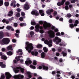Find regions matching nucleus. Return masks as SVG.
<instances>
[{
  "instance_id": "obj_1",
  "label": "nucleus",
  "mask_w": 79,
  "mask_h": 79,
  "mask_svg": "<svg viewBox=\"0 0 79 79\" xmlns=\"http://www.w3.org/2000/svg\"><path fill=\"white\" fill-rule=\"evenodd\" d=\"M27 46L25 47L26 50L28 51V53H31L32 50L34 48V47L32 46V43H29V42H26V43Z\"/></svg>"
},
{
  "instance_id": "obj_2",
  "label": "nucleus",
  "mask_w": 79,
  "mask_h": 79,
  "mask_svg": "<svg viewBox=\"0 0 79 79\" xmlns=\"http://www.w3.org/2000/svg\"><path fill=\"white\" fill-rule=\"evenodd\" d=\"M35 31L36 32H39V29H40V32L41 33V34H43L44 31V30H43V27L42 26H40V24H37L36 25L35 27Z\"/></svg>"
},
{
  "instance_id": "obj_3",
  "label": "nucleus",
  "mask_w": 79,
  "mask_h": 79,
  "mask_svg": "<svg viewBox=\"0 0 79 79\" xmlns=\"http://www.w3.org/2000/svg\"><path fill=\"white\" fill-rule=\"evenodd\" d=\"M40 24H43V27L44 29H48V28L51 27V25L50 24L48 25L47 23L44 22H44L42 21H40L39 22Z\"/></svg>"
},
{
  "instance_id": "obj_4",
  "label": "nucleus",
  "mask_w": 79,
  "mask_h": 79,
  "mask_svg": "<svg viewBox=\"0 0 79 79\" xmlns=\"http://www.w3.org/2000/svg\"><path fill=\"white\" fill-rule=\"evenodd\" d=\"M18 69H20L21 72L22 73H24V69L21 68L20 67H17L16 68H14V71L15 73H16L19 72V70Z\"/></svg>"
},
{
  "instance_id": "obj_5",
  "label": "nucleus",
  "mask_w": 79,
  "mask_h": 79,
  "mask_svg": "<svg viewBox=\"0 0 79 79\" xmlns=\"http://www.w3.org/2000/svg\"><path fill=\"white\" fill-rule=\"evenodd\" d=\"M10 40L9 38H4L2 40L1 44L2 45H7L10 43Z\"/></svg>"
},
{
  "instance_id": "obj_6",
  "label": "nucleus",
  "mask_w": 79,
  "mask_h": 79,
  "mask_svg": "<svg viewBox=\"0 0 79 79\" xmlns=\"http://www.w3.org/2000/svg\"><path fill=\"white\" fill-rule=\"evenodd\" d=\"M49 36L50 38H54L55 36V33L54 31L52 30H49L48 32Z\"/></svg>"
},
{
  "instance_id": "obj_7",
  "label": "nucleus",
  "mask_w": 79,
  "mask_h": 79,
  "mask_svg": "<svg viewBox=\"0 0 79 79\" xmlns=\"http://www.w3.org/2000/svg\"><path fill=\"white\" fill-rule=\"evenodd\" d=\"M53 42H55L56 43V45L59 44V43L61 41V40L59 38L58 36H56L55 37L54 39H53Z\"/></svg>"
},
{
  "instance_id": "obj_8",
  "label": "nucleus",
  "mask_w": 79,
  "mask_h": 79,
  "mask_svg": "<svg viewBox=\"0 0 79 79\" xmlns=\"http://www.w3.org/2000/svg\"><path fill=\"white\" fill-rule=\"evenodd\" d=\"M14 78V79H23L24 78V76L23 75H18V76H14L13 77Z\"/></svg>"
},
{
  "instance_id": "obj_9",
  "label": "nucleus",
  "mask_w": 79,
  "mask_h": 79,
  "mask_svg": "<svg viewBox=\"0 0 79 79\" xmlns=\"http://www.w3.org/2000/svg\"><path fill=\"white\" fill-rule=\"evenodd\" d=\"M65 2H66V0H62L61 2H59L57 3V5L59 6H60L61 5H63Z\"/></svg>"
},
{
  "instance_id": "obj_10",
  "label": "nucleus",
  "mask_w": 79,
  "mask_h": 79,
  "mask_svg": "<svg viewBox=\"0 0 79 79\" xmlns=\"http://www.w3.org/2000/svg\"><path fill=\"white\" fill-rule=\"evenodd\" d=\"M16 2L15 0H12V2L10 4L11 6H13L14 8H16Z\"/></svg>"
},
{
  "instance_id": "obj_11",
  "label": "nucleus",
  "mask_w": 79,
  "mask_h": 79,
  "mask_svg": "<svg viewBox=\"0 0 79 79\" xmlns=\"http://www.w3.org/2000/svg\"><path fill=\"white\" fill-rule=\"evenodd\" d=\"M39 12L40 13V15H41V16H44L45 15L44 11L43 10H39Z\"/></svg>"
},
{
  "instance_id": "obj_12",
  "label": "nucleus",
  "mask_w": 79,
  "mask_h": 79,
  "mask_svg": "<svg viewBox=\"0 0 79 79\" xmlns=\"http://www.w3.org/2000/svg\"><path fill=\"white\" fill-rule=\"evenodd\" d=\"M24 8L26 10H29V6L28 4H25L24 5Z\"/></svg>"
},
{
  "instance_id": "obj_13",
  "label": "nucleus",
  "mask_w": 79,
  "mask_h": 79,
  "mask_svg": "<svg viewBox=\"0 0 79 79\" xmlns=\"http://www.w3.org/2000/svg\"><path fill=\"white\" fill-rule=\"evenodd\" d=\"M45 44H52V40H50L48 41L47 40H46L44 41Z\"/></svg>"
},
{
  "instance_id": "obj_14",
  "label": "nucleus",
  "mask_w": 79,
  "mask_h": 79,
  "mask_svg": "<svg viewBox=\"0 0 79 79\" xmlns=\"http://www.w3.org/2000/svg\"><path fill=\"white\" fill-rule=\"evenodd\" d=\"M31 53L32 55H35L36 56H37V55L39 54V52L37 51H35V52L33 51L31 52Z\"/></svg>"
},
{
  "instance_id": "obj_15",
  "label": "nucleus",
  "mask_w": 79,
  "mask_h": 79,
  "mask_svg": "<svg viewBox=\"0 0 79 79\" xmlns=\"http://www.w3.org/2000/svg\"><path fill=\"white\" fill-rule=\"evenodd\" d=\"M42 68L44 70H48V66H46L44 65H42Z\"/></svg>"
},
{
  "instance_id": "obj_16",
  "label": "nucleus",
  "mask_w": 79,
  "mask_h": 79,
  "mask_svg": "<svg viewBox=\"0 0 79 79\" xmlns=\"http://www.w3.org/2000/svg\"><path fill=\"white\" fill-rule=\"evenodd\" d=\"M25 64L27 65H28L29 64H31L32 63V61L31 60H29L28 61L27 60L25 61Z\"/></svg>"
},
{
  "instance_id": "obj_17",
  "label": "nucleus",
  "mask_w": 79,
  "mask_h": 79,
  "mask_svg": "<svg viewBox=\"0 0 79 79\" xmlns=\"http://www.w3.org/2000/svg\"><path fill=\"white\" fill-rule=\"evenodd\" d=\"M1 59L4 60H6L7 57L5 55H3L1 56Z\"/></svg>"
},
{
  "instance_id": "obj_18",
  "label": "nucleus",
  "mask_w": 79,
  "mask_h": 79,
  "mask_svg": "<svg viewBox=\"0 0 79 79\" xmlns=\"http://www.w3.org/2000/svg\"><path fill=\"white\" fill-rule=\"evenodd\" d=\"M7 49L8 50L10 51H12L13 50V48H12V46L11 45H10L7 48Z\"/></svg>"
},
{
  "instance_id": "obj_19",
  "label": "nucleus",
  "mask_w": 79,
  "mask_h": 79,
  "mask_svg": "<svg viewBox=\"0 0 79 79\" xmlns=\"http://www.w3.org/2000/svg\"><path fill=\"white\" fill-rule=\"evenodd\" d=\"M4 35V33L2 31H0V39H2Z\"/></svg>"
},
{
  "instance_id": "obj_20",
  "label": "nucleus",
  "mask_w": 79,
  "mask_h": 79,
  "mask_svg": "<svg viewBox=\"0 0 79 79\" xmlns=\"http://www.w3.org/2000/svg\"><path fill=\"white\" fill-rule=\"evenodd\" d=\"M21 57H23V56H18V57H15V59L17 61H19L20 60V58H21Z\"/></svg>"
},
{
  "instance_id": "obj_21",
  "label": "nucleus",
  "mask_w": 79,
  "mask_h": 79,
  "mask_svg": "<svg viewBox=\"0 0 79 79\" xmlns=\"http://www.w3.org/2000/svg\"><path fill=\"white\" fill-rule=\"evenodd\" d=\"M41 56L42 58H44L45 57V52H43L41 54Z\"/></svg>"
},
{
  "instance_id": "obj_22",
  "label": "nucleus",
  "mask_w": 79,
  "mask_h": 79,
  "mask_svg": "<svg viewBox=\"0 0 79 79\" xmlns=\"http://www.w3.org/2000/svg\"><path fill=\"white\" fill-rule=\"evenodd\" d=\"M13 53L11 51H9L7 52V54L8 56H11Z\"/></svg>"
},
{
  "instance_id": "obj_23",
  "label": "nucleus",
  "mask_w": 79,
  "mask_h": 79,
  "mask_svg": "<svg viewBox=\"0 0 79 79\" xmlns=\"http://www.w3.org/2000/svg\"><path fill=\"white\" fill-rule=\"evenodd\" d=\"M27 74L28 75V77L29 78H31L32 77V75H31V73L30 72H27Z\"/></svg>"
},
{
  "instance_id": "obj_24",
  "label": "nucleus",
  "mask_w": 79,
  "mask_h": 79,
  "mask_svg": "<svg viewBox=\"0 0 79 79\" xmlns=\"http://www.w3.org/2000/svg\"><path fill=\"white\" fill-rule=\"evenodd\" d=\"M10 5L9 2H4V5L5 6H8Z\"/></svg>"
},
{
  "instance_id": "obj_25",
  "label": "nucleus",
  "mask_w": 79,
  "mask_h": 79,
  "mask_svg": "<svg viewBox=\"0 0 79 79\" xmlns=\"http://www.w3.org/2000/svg\"><path fill=\"white\" fill-rule=\"evenodd\" d=\"M43 50L45 53H47V52H48V49L46 47H44L43 48Z\"/></svg>"
},
{
  "instance_id": "obj_26",
  "label": "nucleus",
  "mask_w": 79,
  "mask_h": 79,
  "mask_svg": "<svg viewBox=\"0 0 79 79\" xmlns=\"http://www.w3.org/2000/svg\"><path fill=\"white\" fill-rule=\"evenodd\" d=\"M20 26L21 27H23V26H26V23H21L20 24Z\"/></svg>"
},
{
  "instance_id": "obj_27",
  "label": "nucleus",
  "mask_w": 79,
  "mask_h": 79,
  "mask_svg": "<svg viewBox=\"0 0 79 79\" xmlns=\"http://www.w3.org/2000/svg\"><path fill=\"white\" fill-rule=\"evenodd\" d=\"M34 15L35 16H39V13L38 12V11L37 10H35Z\"/></svg>"
},
{
  "instance_id": "obj_28",
  "label": "nucleus",
  "mask_w": 79,
  "mask_h": 79,
  "mask_svg": "<svg viewBox=\"0 0 79 79\" xmlns=\"http://www.w3.org/2000/svg\"><path fill=\"white\" fill-rule=\"evenodd\" d=\"M11 28H12V27H11V26H7L6 27V29L7 30H10L11 29Z\"/></svg>"
},
{
  "instance_id": "obj_29",
  "label": "nucleus",
  "mask_w": 79,
  "mask_h": 79,
  "mask_svg": "<svg viewBox=\"0 0 79 79\" xmlns=\"http://www.w3.org/2000/svg\"><path fill=\"white\" fill-rule=\"evenodd\" d=\"M21 15H22V16H23V19L25 18V13H24V12H22L21 13Z\"/></svg>"
},
{
  "instance_id": "obj_30",
  "label": "nucleus",
  "mask_w": 79,
  "mask_h": 79,
  "mask_svg": "<svg viewBox=\"0 0 79 79\" xmlns=\"http://www.w3.org/2000/svg\"><path fill=\"white\" fill-rule=\"evenodd\" d=\"M3 5V0H0V6H2Z\"/></svg>"
},
{
  "instance_id": "obj_31",
  "label": "nucleus",
  "mask_w": 79,
  "mask_h": 79,
  "mask_svg": "<svg viewBox=\"0 0 79 79\" xmlns=\"http://www.w3.org/2000/svg\"><path fill=\"white\" fill-rule=\"evenodd\" d=\"M36 47L37 48H40L42 47V45L41 44H38L37 46Z\"/></svg>"
},
{
  "instance_id": "obj_32",
  "label": "nucleus",
  "mask_w": 79,
  "mask_h": 79,
  "mask_svg": "<svg viewBox=\"0 0 79 79\" xmlns=\"http://www.w3.org/2000/svg\"><path fill=\"white\" fill-rule=\"evenodd\" d=\"M14 19V18L12 17L10 19H8V20L9 22H12L13 21V20Z\"/></svg>"
},
{
  "instance_id": "obj_33",
  "label": "nucleus",
  "mask_w": 79,
  "mask_h": 79,
  "mask_svg": "<svg viewBox=\"0 0 79 79\" xmlns=\"http://www.w3.org/2000/svg\"><path fill=\"white\" fill-rule=\"evenodd\" d=\"M61 54L62 55H63V56H66L67 55V54L64 52V51L62 52Z\"/></svg>"
},
{
  "instance_id": "obj_34",
  "label": "nucleus",
  "mask_w": 79,
  "mask_h": 79,
  "mask_svg": "<svg viewBox=\"0 0 79 79\" xmlns=\"http://www.w3.org/2000/svg\"><path fill=\"white\" fill-rule=\"evenodd\" d=\"M30 67L31 68H32V69H35V66L33 65H30Z\"/></svg>"
},
{
  "instance_id": "obj_35",
  "label": "nucleus",
  "mask_w": 79,
  "mask_h": 79,
  "mask_svg": "<svg viewBox=\"0 0 79 79\" xmlns=\"http://www.w3.org/2000/svg\"><path fill=\"white\" fill-rule=\"evenodd\" d=\"M31 24L33 26H34L36 24V23L34 21H32L31 22Z\"/></svg>"
},
{
  "instance_id": "obj_36",
  "label": "nucleus",
  "mask_w": 79,
  "mask_h": 79,
  "mask_svg": "<svg viewBox=\"0 0 79 79\" xmlns=\"http://www.w3.org/2000/svg\"><path fill=\"white\" fill-rule=\"evenodd\" d=\"M34 32L33 31H31L30 32V35H31V37H32V36L34 35Z\"/></svg>"
},
{
  "instance_id": "obj_37",
  "label": "nucleus",
  "mask_w": 79,
  "mask_h": 79,
  "mask_svg": "<svg viewBox=\"0 0 79 79\" xmlns=\"http://www.w3.org/2000/svg\"><path fill=\"white\" fill-rule=\"evenodd\" d=\"M33 64V65H34L35 66L37 65V61H36V60H34Z\"/></svg>"
},
{
  "instance_id": "obj_38",
  "label": "nucleus",
  "mask_w": 79,
  "mask_h": 79,
  "mask_svg": "<svg viewBox=\"0 0 79 79\" xmlns=\"http://www.w3.org/2000/svg\"><path fill=\"white\" fill-rule=\"evenodd\" d=\"M56 35L57 36H60L61 35V34L60 32H57L56 33Z\"/></svg>"
},
{
  "instance_id": "obj_39",
  "label": "nucleus",
  "mask_w": 79,
  "mask_h": 79,
  "mask_svg": "<svg viewBox=\"0 0 79 79\" xmlns=\"http://www.w3.org/2000/svg\"><path fill=\"white\" fill-rule=\"evenodd\" d=\"M21 15L20 14V13H17L16 14V17H17L18 18H19L20 17Z\"/></svg>"
},
{
  "instance_id": "obj_40",
  "label": "nucleus",
  "mask_w": 79,
  "mask_h": 79,
  "mask_svg": "<svg viewBox=\"0 0 79 79\" xmlns=\"http://www.w3.org/2000/svg\"><path fill=\"white\" fill-rule=\"evenodd\" d=\"M70 27L71 28V29H73V28H74V24H70Z\"/></svg>"
},
{
  "instance_id": "obj_41",
  "label": "nucleus",
  "mask_w": 79,
  "mask_h": 79,
  "mask_svg": "<svg viewBox=\"0 0 79 79\" xmlns=\"http://www.w3.org/2000/svg\"><path fill=\"white\" fill-rule=\"evenodd\" d=\"M19 52L21 53L23 52V50L22 49H19L18 50V51L17 52V53H19Z\"/></svg>"
},
{
  "instance_id": "obj_42",
  "label": "nucleus",
  "mask_w": 79,
  "mask_h": 79,
  "mask_svg": "<svg viewBox=\"0 0 79 79\" xmlns=\"http://www.w3.org/2000/svg\"><path fill=\"white\" fill-rule=\"evenodd\" d=\"M35 10H33L31 12V14L32 15H34L35 14Z\"/></svg>"
},
{
  "instance_id": "obj_43",
  "label": "nucleus",
  "mask_w": 79,
  "mask_h": 79,
  "mask_svg": "<svg viewBox=\"0 0 79 79\" xmlns=\"http://www.w3.org/2000/svg\"><path fill=\"white\" fill-rule=\"evenodd\" d=\"M65 9L66 10H69V7H68V6L66 5L65 6Z\"/></svg>"
},
{
  "instance_id": "obj_44",
  "label": "nucleus",
  "mask_w": 79,
  "mask_h": 79,
  "mask_svg": "<svg viewBox=\"0 0 79 79\" xmlns=\"http://www.w3.org/2000/svg\"><path fill=\"white\" fill-rule=\"evenodd\" d=\"M46 13H47V14H48V15H50V14H51V13L49 10L47 11H46Z\"/></svg>"
},
{
  "instance_id": "obj_45",
  "label": "nucleus",
  "mask_w": 79,
  "mask_h": 79,
  "mask_svg": "<svg viewBox=\"0 0 79 79\" xmlns=\"http://www.w3.org/2000/svg\"><path fill=\"white\" fill-rule=\"evenodd\" d=\"M17 11L18 13H20L21 11V10L19 8H18L17 9Z\"/></svg>"
},
{
  "instance_id": "obj_46",
  "label": "nucleus",
  "mask_w": 79,
  "mask_h": 79,
  "mask_svg": "<svg viewBox=\"0 0 79 79\" xmlns=\"http://www.w3.org/2000/svg\"><path fill=\"white\" fill-rule=\"evenodd\" d=\"M19 20H20V21H23V17H20L19 18Z\"/></svg>"
},
{
  "instance_id": "obj_47",
  "label": "nucleus",
  "mask_w": 79,
  "mask_h": 79,
  "mask_svg": "<svg viewBox=\"0 0 79 79\" xmlns=\"http://www.w3.org/2000/svg\"><path fill=\"white\" fill-rule=\"evenodd\" d=\"M15 35L16 37H19V34H17V33H15Z\"/></svg>"
},
{
  "instance_id": "obj_48",
  "label": "nucleus",
  "mask_w": 79,
  "mask_h": 79,
  "mask_svg": "<svg viewBox=\"0 0 79 79\" xmlns=\"http://www.w3.org/2000/svg\"><path fill=\"white\" fill-rule=\"evenodd\" d=\"M67 16L68 18H71V15L70 14H68Z\"/></svg>"
},
{
  "instance_id": "obj_49",
  "label": "nucleus",
  "mask_w": 79,
  "mask_h": 79,
  "mask_svg": "<svg viewBox=\"0 0 79 79\" xmlns=\"http://www.w3.org/2000/svg\"><path fill=\"white\" fill-rule=\"evenodd\" d=\"M6 67V65L5 64H3L1 66V68H5Z\"/></svg>"
},
{
  "instance_id": "obj_50",
  "label": "nucleus",
  "mask_w": 79,
  "mask_h": 79,
  "mask_svg": "<svg viewBox=\"0 0 79 79\" xmlns=\"http://www.w3.org/2000/svg\"><path fill=\"white\" fill-rule=\"evenodd\" d=\"M52 74L53 75H55V74H56V72H55V71H53L52 72Z\"/></svg>"
},
{
  "instance_id": "obj_51",
  "label": "nucleus",
  "mask_w": 79,
  "mask_h": 79,
  "mask_svg": "<svg viewBox=\"0 0 79 79\" xmlns=\"http://www.w3.org/2000/svg\"><path fill=\"white\" fill-rule=\"evenodd\" d=\"M14 26L15 27H17L18 26V23H15L14 24Z\"/></svg>"
},
{
  "instance_id": "obj_52",
  "label": "nucleus",
  "mask_w": 79,
  "mask_h": 79,
  "mask_svg": "<svg viewBox=\"0 0 79 79\" xmlns=\"http://www.w3.org/2000/svg\"><path fill=\"white\" fill-rule=\"evenodd\" d=\"M66 5H67V6H68L69 5V2L68 1L65 2Z\"/></svg>"
},
{
  "instance_id": "obj_53",
  "label": "nucleus",
  "mask_w": 79,
  "mask_h": 79,
  "mask_svg": "<svg viewBox=\"0 0 79 79\" xmlns=\"http://www.w3.org/2000/svg\"><path fill=\"white\" fill-rule=\"evenodd\" d=\"M53 14H54V16H56V15H57V12L54 11Z\"/></svg>"
},
{
  "instance_id": "obj_54",
  "label": "nucleus",
  "mask_w": 79,
  "mask_h": 79,
  "mask_svg": "<svg viewBox=\"0 0 79 79\" xmlns=\"http://www.w3.org/2000/svg\"><path fill=\"white\" fill-rule=\"evenodd\" d=\"M54 30L55 32H58V29L57 28L55 29Z\"/></svg>"
},
{
  "instance_id": "obj_55",
  "label": "nucleus",
  "mask_w": 79,
  "mask_h": 79,
  "mask_svg": "<svg viewBox=\"0 0 79 79\" xmlns=\"http://www.w3.org/2000/svg\"><path fill=\"white\" fill-rule=\"evenodd\" d=\"M9 22H10L9 21V20H6L5 23H6V24H9Z\"/></svg>"
},
{
  "instance_id": "obj_56",
  "label": "nucleus",
  "mask_w": 79,
  "mask_h": 79,
  "mask_svg": "<svg viewBox=\"0 0 79 79\" xmlns=\"http://www.w3.org/2000/svg\"><path fill=\"white\" fill-rule=\"evenodd\" d=\"M16 33L19 34V33H20V31H19V30H16Z\"/></svg>"
},
{
  "instance_id": "obj_57",
  "label": "nucleus",
  "mask_w": 79,
  "mask_h": 79,
  "mask_svg": "<svg viewBox=\"0 0 79 79\" xmlns=\"http://www.w3.org/2000/svg\"><path fill=\"white\" fill-rule=\"evenodd\" d=\"M76 1L75 0H72L71 1V3H75Z\"/></svg>"
},
{
  "instance_id": "obj_58",
  "label": "nucleus",
  "mask_w": 79,
  "mask_h": 79,
  "mask_svg": "<svg viewBox=\"0 0 79 79\" xmlns=\"http://www.w3.org/2000/svg\"><path fill=\"white\" fill-rule=\"evenodd\" d=\"M5 75H1V78L2 79H5Z\"/></svg>"
},
{
  "instance_id": "obj_59",
  "label": "nucleus",
  "mask_w": 79,
  "mask_h": 79,
  "mask_svg": "<svg viewBox=\"0 0 79 79\" xmlns=\"http://www.w3.org/2000/svg\"><path fill=\"white\" fill-rule=\"evenodd\" d=\"M9 13L10 14H11L12 15H13V11H12V10H11V11H9Z\"/></svg>"
},
{
  "instance_id": "obj_60",
  "label": "nucleus",
  "mask_w": 79,
  "mask_h": 79,
  "mask_svg": "<svg viewBox=\"0 0 79 79\" xmlns=\"http://www.w3.org/2000/svg\"><path fill=\"white\" fill-rule=\"evenodd\" d=\"M3 64V62H0V66H2Z\"/></svg>"
},
{
  "instance_id": "obj_61",
  "label": "nucleus",
  "mask_w": 79,
  "mask_h": 79,
  "mask_svg": "<svg viewBox=\"0 0 79 79\" xmlns=\"http://www.w3.org/2000/svg\"><path fill=\"white\" fill-rule=\"evenodd\" d=\"M59 21H63V18H60L59 19Z\"/></svg>"
},
{
  "instance_id": "obj_62",
  "label": "nucleus",
  "mask_w": 79,
  "mask_h": 79,
  "mask_svg": "<svg viewBox=\"0 0 79 79\" xmlns=\"http://www.w3.org/2000/svg\"><path fill=\"white\" fill-rule=\"evenodd\" d=\"M6 19H4L2 20V23H6Z\"/></svg>"
},
{
  "instance_id": "obj_63",
  "label": "nucleus",
  "mask_w": 79,
  "mask_h": 79,
  "mask_svg": "<svg viewBox=\"0 0 79 79\" xmlns=\"http://www.w3.org/2000/svg\"><path fill=\"white\" fill-rule=\"evenodd\" d=\"M18 61H17V60H13V62L14 63H16Z\"/></svg>"
},
{
  "instance_id": "obj_64",
  "label": "nucleus",
  "mask_w": 79,
  "mask_h": 79,
  "mask_svg": "<svg viewBox=\"0 0 79 79\" xmlns=\"http://www.w3.org/2000/svg\"><path fill=\"white\" fill-rule=\"evenodd\" d=\"M38 68L39 69H42V66H39Z\"/></svg>"
}]
</instances>
